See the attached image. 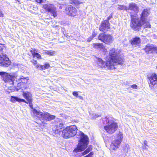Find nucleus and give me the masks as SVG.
Here are the masks:
<instances>
[{
	"mask_svg": "<svg viewBox=\"0 0 157 157\" xmlns=\"http://www.w3.org/2000/svg\"><path fill=\"white\" fill-rule=\"evenodd\" d=\"M120 50L115 48L109 51V59L108 60L111 61L112 65H114V67H116L117 64L122 65L124 62V59L120 56Z\"/></svg>",
	"mask_w": 157,
	"mask_h": 157,
	"instance_id": "1",
	"label": "nucleus"
},
{
	"mask_svg": "<svg viewBox=\"0 0 157 157\" xmlns=\"http://www.w3.org/2000/svg\"><path fill=\"white\" fill-rule=\"evenodd\" d=\"M80 139L78 144L77 147L75 149L74 151L76 152L82 151L87 147L89 144V139L82 132H80Z\"/></svg>",
	"mask_w": 157,
	"mask_h": 157,
	"instance_id": "2",
	"label": "nucleus"
},
{
	"mask_svg": "<svg viewBox=\"0 0 157 157\" xmlns=\"http://www.w3.org/2000/svg\"><path fill=\"white\" fill-rule=\"evenodd\" d=\"M107 122V125L104 127V130L110 134L114 133L117 129L118 125L117 123L114 122L112 118H108L106 119Z\"/></svg>",
	"mask_w": 157,
	"mask_h": 157,
	"instance_id": "3",
	"label": "nucleus"
},
{
	"mask_svg": "<svg viewBox=\"0 0 157 157\" xmlns=\"http://www.w3.org/2000/svg\"><path fill=\"white\" fill-rule=\"evenodd\" d=\"M77 128L75 125L67 127L63 130L62 135L64 138H68L75 136L77 132Z\"/></svg>",
	"mask_w": 157,
	"mask_h": 157,
	"instance_id": "4",
	"label": "nucleus"
},
{
	"mask_svg": "<svg viewBox=\"0 0 157 157\" xmlns=\"http://www.w3.org/2000/svg\"><path fill=\"white\" fill-rule=\"evenodd\" d=\"M0 75L2 76L3 81L7 83V85L8 84L9 87H12L14 85V81L16 78L15 76L4 72H0Z\"/></svg>",
	"mask_w": 157,
	"mask_h": 157,
	"instance_id": "5",
	"label": "nucleus"
},
{
	"mask_svg": "<svg viewBox=\"0 0 157 157\" xmlns=\"http://www.w3.org/2000/svg\"><path fill=\"white\" fill-rule=\"evenodd\" d=\"M130 26L134 30L138 31L142 26L141 20L140 21L137 16H134L131 14V22Z\"/></svg>",
	"mask_w": 157,
	"mask_h": 157,
	"instance_id": "6",
	"label": "nucleus"
},
{
	"mask_svg": "<svg viewBox=\"0 0 157 157\" xmlns=\"http://www.w3.org/2000/svg\"><path fill=\"white\" fill-rule=\"evenodd\" d=\"M97 61L98 65L101 68H107L110 70H113L116 68L114 67V65H112V62L111 60H108L105 62L101 59L97 58Z\"/></svg>",
	"mask_w": 157,
	"mask_h": 157,
	"instance_id": "7",
	"label": "nucleus"
},
{
	"mask_svg": "<svg viewBox=\"0 0 157 157\" xmlns=\"http://www.w3.org/2000/svg\"><path fill=\"white\" fill-rule=\"evenodd\" d=\"M35 115L40 120L46 121H50L55 119L56 117L55 116L51 115L48 112H42L40 111H38Z\"/></svg>",
	"mask_w": 157,
	"mask_h": 157,
	"instance_id": "8",
	"label": "nucleus"
},
{
	"mask_svg": "<svg viewBox=\"0 0 157 157\" xmlns=\"http://www.w3.org/2000/svg\"><path fill=\"white\" fill-rule=\"evenodd\" d=\"M98 39L107 44H111L114 40L113 36L111 35L104 33H100L98 36Z\"/></svg>",
	"mask_w": 157,
	"mask_h": 157,
	"instance_id": "9",
	"label": "nucleus"
},
{
	"mask_svg": "<svg viewBox=\"0 0 157 157\" xmlns=\"http://www.w3.org/2000/svg\"><path fill=\"white\" fill-rule=\"evenodd\" d=\"M10 101L13 103H14L16 101H18L19 102H23L27 104L29 103V105L31 108V110L34 114L35 115L36 113L38 111L33 108V105L32 103V100L28 101L27 102L24 99L12 96L11 98Z\"/></svg>",
	"mask_w": 157,
	"mask_h": 157,
	"instance_id": "10",
	"label": "nucleus"
},
{
	"mask_svg": "<svg viewBox=\"0 0 157 157\" xmlns=\"http://www.w3.org/2000/svg\"><path fill=\"white\" fill-rule=\"evenodd\" d=\"M148 82L150 89H153L154 86L157 83V75L155 73L149 74L147 76Z\"/></svg>",
	"mask_w": 157,
	"mask_h": 157,
	"instance_id": "11",
	"label": "nucleus"
},
{
	"mask_svg": "<svg viewBox=\"0 0 157 157\" xmlns=\"http://www.w3.org/2000/svg\"><path fill=\"white\" fill-rule=\"evenodd\" d=\"M29 80V78L28 77L22 76H21L17 80L18 82L17 84V86L22 89H26L27 88L26 84L28 83Z\"/></svg>",
	"mask_w": 157,
	"mask_h": 157,
	"instance_id": "12",
	"label": "nucleus"
},
{
	"mask_svg": "<svg viewBox=\"0 0 157 157\" xmlns=\"http://www.w3.org/2000/svg\"><path fill=\"white\" fill-rule=\"evenodd\" d=\"M42 8L46 11L52 13L54 17L57 16L56 10L53 5L51 4H46L44 5Z\"/></svg>",
	"mask_w": 157,
	"mask_h": 157,
	"instance_id": "13",
	"label": "nucleus"
},
{
	"mask_svg": "<svg viewBox=\"0 0 157 157\" xmlns=\"http://www.w3.org/2000/svg\"><path fill=\"white\" fill-rule=\"evenodd\" d=\"M63 127V124L61 122H57L55 124L52 128L53 132L55 135L62 133V129Z\"/></svg>",
	"mask_w": 157,
	"mask_h": 157,
	"instance_id": "14",
	"label": "nucleus"
},
{
	"mask_svg": "<svg viewBox=\"0 0 157 157\" xmlns=\"http://www.w3.org/2000/svg\"><path fill=\"white\" fill-rule=\"evenodd\" d=\"M0 63L5 67H7L10 64V61L5 55L0 54Z\"/></svg>",
	"mask_w": 157,
	"mask_h": 157,
	"instance_id": "15",
	"label": "nucleus"
},
{
	"mask_svg": "<svg viewBox=\"0 0 157 157\" xmlns=\"http://www.w3.org/2000/svg\"><path fill=\"white\" fill-rule=\"evenodd\" d=\"M65 11L68 15L72 17L75 16L77 14L76 9L71 5L68 6L66 7Z\"/></svg>",
	"mask_w": 157,
	"mask_h": 157,
	"instance_id": "16",
	"label": "nucleus"
},
{
	"mask_svg": "<svg viewBox=\"0 0 157 157\" xmlns=\"http://www.w3.org/2000/svg\"><path fill=\"white\" fill-rule=\"evenodd\" d=\"M128 10H130L132 11L130 12V15L131 14H132V13H135L134 16H137V13L139 12V9L137 5L134 3H131L129 4L128 7Z\"/></svg>",
	"mask_w": 157,
	"mask_h": 157,
	"instance_id": "17",
	"label": "nucleus"
},
{
	"mask_svg": "<svg viewBox=\"0 0 157 157\" xmlns=\"http://www.w3.org/2000/svg\"><path fill=\"white\" fill-rule=\"evenodd\" d=\"M121 143V140H114L111 142L110 146V149L114 150H116L119 148Z\"/></svg>",
	"mask_w": 157,
	"mask_h": 157,
	"instance_id": "18",
	"label": "nucleus"
},
{
	"mask_svg": "<svg viewBox=\"0 0 157 157\" xmlns=\"http://www.w3.org/2000/svg\"><path fill=\"white\" fill-rule=\"evenodd\" d=\"M109 28V23L108 20H105L101 23L99 29L100 31H106Z\"/></svg>",
	"mask_w": 157,
	"mask_h": 157,
	"instance_id": "19",
	"label": "nucleus"
},
{
	"mask_svg": "<svg viewBox=\"0 0 157 157\" xmlns=\"http://www.w3.org/2000/svg\"><path fill=\"white\" fill-rule=\"evenodd\" d=\"M92 46L94 48L99 49L104 53H106L107 52V49L102 43H93Z\"/></svg>",
	"mask_w": 157,
	"mask_h": 157,
	"instance_id": "20",
	"label": "nucleus"
},
{
	"mask_svg": "<svg viewBox=\"0 0 157 157\" xmlns=\"http://www.w3.org/2000/svg\"><path fill=\"white\" fill-rule=\"evenodd\" d=\"M155 46L152 44H148L144 48L147 54L154 53Z\"/></svg>",
	"mask_w": 157,
	"mask_h": 157,
	"instance_id": "21",
	"label": "nucleus"
},
{
	"mask_svg": "<svg viewBox=\"0 0 157 157\" xmlns=\"http://www.w3.org/2000/svg\"><path fill=\"white\" fill-rule=\"evenodd\" d=\"M141 39L139 37H135L131 40V44L133 46L135 47L139 46L141 43Z\"/></svg>",
	"mask_w": 157,
	"mask_h": 157,
	"instance_id": "22",
	"label": "nucleus"
},
{
	"mask_svg": "<svg viewBox=\"0 0 157 157\" xmlns=\"http://www.w3.org/2000/svg\"><path fill=\"white\" fill-rule=\"evenodd\" d=\"M22 95L27 101L32 100V94L30 92L28 91H23Z\"/></svg>",
	"mask_w": 157,
	"mask_h": 157,
	"instance_id": "23",
	"label": "nucleus"
},
{
	"mask_svg": "<svg viewBox=\"0 0 157 157\" xmlns=\"http://www.w3.org/2000/svg\"><path fill=\"white\" fill-rule=\"evenodd\" d=\"M30 51L34 58L36 57L37 59H42L41 55L36 52H37V51L35 49H33L32 50H31Z\"/></svg>",
	"mask_w": 157,
	"mask_h": 157,
	"instance_id": "24",
	"label": "nucleus"
},
{
	"mask_svg": "<svg viewBox=\"0 0 157 157\" xmlns=\"http://www.w3.org/2000/svg\"><path fill=\"white\" fill-rule=\"evenodd\" d=\"M149 15V10L147 9H144L142 13L141 16V20L143 21V19H146V17L148 16Z\"/></svg>",
	"mask_w": 157,
	"mask_h": 157,
	"instance_id": "25",
	"label": "nucleus"
},
{
	"mask_svg": "<svg viewBox=\"0 0 157 157\" xmlns=\"http://www.w3.org/2000/svg\"><path fill=\"white\" fill-rule=\"evenodd\" d=\"M141 23L142 25H143L144 28H151V25L148 22L146 21V19H143V21L141 20Z\"/></svg>",
	"mask_w": 157,
	"mask_h": 157,
	"instance_id": "26",
	"label": "nucleus"
},
{
	"mask_svg": "<svg viewBox=\"0 0 157 157\" xmlns=\"http://www.w3.org/2000/svg\"><path fill=\"white\" fill-rule=\"evenodd\" d=\"M123 138V134L121 132H119L117 134L116 137L115 138V140H121V142L122 141V140Z\"/></svg>",
	"mask_w": 157,
	"mask_h": 157,
	"instance_id": "27",
	"label": "nucleus"
},
{
	"mask_svg": "<svg viewBox=\"0 0 157 157\" xmlns=\"http://www.w3.org/2000/svg\"><path fill=\"white\" fill-rule=\"evenodd\" d=\"M92 149L91 146H89L88 148L84 152H82V154L81 155H84L89 152L91 151Z\"/></svg>",
	"mask_w": 157,
	"mask_h": 157,
	"instance_id": "28",
	"label": "nucleus"
},
{
	"mask_svg": "<svg viewBox=\"0 0 157 157\" xmlns=\"http://www.w3.org/2000/svg\"><path fill=\"white\" fill-rule=\"evenodd\" d=\"M56 52L55 51H47L44 52L43 53L44 54L49 55L50 56H54Z\"/></svg>",
	"mask_w": 157,
	"mask_h": 157,
	"instance_id": "29",
	"label": "nucleus"
},
{
	"mask_svg": "<svg viewBox=\"0 0 157 157\" xmlns=\"http://www.w3.org/2000/svg\"><path fill=\"white\" fill-rule=\"evenodd\" d=\"M128 7L124 6H119L118 7V9L120 10H128Z\"/></svg>",
	"mask_w": 157,
	"mask_h": 157,
	"instance_id": "30",
	"label": "nucleus"
},
{
	"mask_svg": "<svg viewBox=\"0 0 157 157\" xmlns=\"http://www.w3.org/2000/svg\"><path fill=\"white\" fill-rule=\"evenodd\" d=\"M35 67L38 69L43 70L45 69V67L44 65H38L36 66Z\"/></svg>",
	"mask_w": 157,
	"mask_h": 157,
	"instance_id": "31",
	"label": "nucleus"
},
{
	"mask_svg": "<svg viewBox=\"0 0 157 157\" xmlns=\"http://www.w3.org/2000/svg\"><path fill=\"white\" fill-rule=\"evenodd\" d=\"M124 150L125 152H128L129 150V145L128 144H126L124 147Z\"/></svg>",
	"mask_w": 157,
	"mask_h": 157,
	"instance_id": "32",
	"label": "nucleus"
},
{
	"mask_svg": "<svg viewBox=\"0 0 157 157\" xmlns=\"http://www.w3.org/2000/svg\"><path fill=\"white\" fill-rule=\"evenodd\" d=\"M101 116L100 115H99L98 114L94 113L92 114V115H91V117L93 119H94Z\"/></svg>",
	"mask_w": 157,
	"mask_h": 157,
	"instance_id": "33",
	"label": "nucleus"
},
{
	"mask_svg": "<svg viewBox=\"0 0 157 157\" xmlns=\"http://www.w3.org/2000/svg\"><path fill=\"white\" fill-rule=\"evenodd\" d=\"M5 48V47L3 44H0V52L1 53L2 52V51L4 48Z\"/></svg>",
	"mask_w": 157,
	"mask_h": 157,
	"instance_id": "34",
	"label": "nucleus"
},
{
	"mask_svg": "<svg viewBox=\"0 0 157 157\" xmlns=\"http://www.w3.org/2000/svg\"><path fill=\"white\" fill-rule=\"evenodd\" d=\"M31 62L34 65H36L37 64V61L36 60H35L34 59H32L31 60Z\"/></svg>",
	"mask_w": 157,
	"mask_h": 157,
	"instance_id": "35",
	"label": "nucleus"
},
{
	"mask_svg": "<svg viewBox=\"0 0 157 157\" xmlns=\"http://www.w3.org/2000/svg\"><path fill=\"white\" fill-rule=\"evenodd\" d=\"M93 155V152L90 153L88 155L84 157H92Z\"/></svg>",
	"mask_w": 157,
	"mask_h": 157,
	"instance_id": "36",
	"label": "nucleus"
},
{
	"mask_svg": "<svg viewBox=\"0 0 157 157\" xmlns=\"http://www.w3.org/2000/svg\"><path fill=\"white\" fill-rule=\"evenodd\" d=\"M73 95L75 96L76 97H78V94L77 92L74 91L72 93Z\"/></svg>",
	"mask_w": 157,
	"mask_h": 157,
	"instance_id": "37",
	"label": "nucleus"
},
{
	"mask_svg": "<svg viewBox=\"0 0 157 157\" xmlns=\"http://www.w3.org/2000/svg\"><path fill=\"white\" fill-rule=\"evenodd\" d=\"M131 87L133 89H137V86L136 84H133L131 86Z\"/></svg>",
	"mask_w": 157,
	"mask_h": 157,
	"instance_id": "38",
	"label": "nucleus"
},
{
	"mask_svg": "<svg viewBox=\"0 0 157 157\" xmlns=\"http://www.w3.org/2000/svg\"><path fill=\"white\" fill-rule=\"evenodd\" d=\"M93 38V36H91L89 38H88L87 39V41L88 42H90V41Z\"/></svg>",
	"mask_w": 157,
	"mask_h": 157,
	"instance_id": "39",
	"label": "nucleus"
},
{
	"mask_svg": "<svg viewBox=\"0 0 157 157\" xmlns=\"http://www.w3.org/2000/svg\"><path fill=\"white\" fill-rule=\"evenodd\" d=\"M44 65L45 69L48 68L50 67V65L48 63H45Z\"/></svg>",
	"mask_w": 157,
	"mask_h": 157,
	"instance_id": "40",
	"label": "nucleus"
},
{
	"mask_svg": "<svg viewBox=\"0 0 157 157\" xmlns=\"http://www.w3.org/2000/svg\"><path fill=\"white\" fill-rule=\"evenodd\" d=\"M4 16V14L2 11L0 9V17H3Z\"/></svg>",
	"mask_w": 157,
	"mask_h": 157,
	"instance_id": "41",
	"label": "nucleus"
},
{
	"mask_svg": "<svg viewBox=\"0 0 157 157\" xmlns=\"http://www.w3.org/2000/svg\"><path fill=\"white\" fill-rule=\"evenodd\" d=\"M82 154V153H80V154H78L77 155L75 156V157H81L83 155H81Z\"/></svg>",
	"mask_w": 157,
	"mask_h": 157,
	"instance_id": "42",
	"label": "nucleus"
},
{
	"mask_svg": "<svg viewBox=\"0 0 157 157\" xmlns=\"http://www.w3.org/2000/svg\"><path fill=\"white\" fill-rule=\"evenodd\" d=\"M154 53H157V47H156L155 46L154 51Z\"/></svg>",
	"mask_w": 157,
	"mask_h": 157,
	"instance_id": "43",
	"label": "nucleus"
},
{
	"mask_svg": "<svg viewBox=\"0 0 157 157\" xmlns=\"http://www.w3.org/2000/svg\"><path fill=\"white\" fill-rule=\"evenodd\" d=\"M144 144L145 145L148 147V145H147V142L146 140H144Z\"/></svg>",
	"mask_w": 157,
	"mask_h": 157,
	"instance_id": "44",
	"label": "nucleus"
},
{
	"mask_svg": "<svg viewBox=\"0 0 157 157\" xmlns=\"http://www.w3.org/2000/svg\"><path fill=\"white\" fill-rule=\"evenodd\" d=\"M36 2L39 3H41L43 2V0H36Z\"/></svg>",
	"mask_w": 157,
	"mask_h": 157,
	"instance_id": "45",
	"label": "nucleus"
},
{
	"mask_svg": "<svg viewBox=\"0 0 157 157\" xmlns=\"http://www.w3.org/2000/svg\"><path fill=\"white\" fill-rule=\"evenodd\" d=\"M146 146L145 145H144V146H142V148L143 149H145L146 150H148V148L146 147Z\"/></svg>",
	"mask_w": 157,
	"mask_h": 157,
	"instance_id": "46",
	"label": "nucleus"
},
{
	"mask_svg": "<svg viewBox=\"0 0 157 157\" xmlns=\"http://www.w3.org/2000/svg\"><path fill=\"white\" fill-rule=\"evenodd\" d=\"M78 97L81 99L82 100L83 99V98L82 97V96H79V97Z\"/></svg>",
	"mask_w": 157,
	"mask_h": 157,
	"instance_id": "47",
	"label": "nucleus"
},
{
	"mask_svg": "<svg viewBox=\"0 0 157 157\" xmlns=\"http://www.w3.org/2000/svg\"><path fill=\"white\" fill-rule=\"evenodd\" d=\"M111 17L109 16L108 17V20H109L110 18H111Z\"/></svg>",
	"mask_w": 157,
	"mask_h": 157,
	"instance_id": "48",
	"label": "nucleus"
},
{
	"mask_svg": "<svg viewBox=\"0 0 157 157\" xmlns=\"http://www.w3.org/2000/svg\"><path fill=\"white\" fill-rule=\"evenodd\" d=\"M95 35H95V34H93V36H93V37H94V36H95Z\"/></svg>",
	"mask_w": 157,
	"mask_h": 157,
	"instance_id": "49",
	"label": "nucleus"
}]
</instances>
